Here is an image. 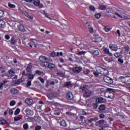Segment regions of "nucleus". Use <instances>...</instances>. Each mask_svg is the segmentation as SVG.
Masks as SVG:
<instances>
[{"mask_svg":"<svg viewBox=\"0 0 130 130\" xmlns=\"http://www.w3.org/2000/svg\"><path fill=\"white\" fill-rule=\"evenodd\" d=\"M114 55L116 58H118V61L120 62V63H123V59H122L123 56H122V55L118 52H116L114 53Z\"/></svg>","mask_w":130,"mask_h":130,"instance_id":"20e7f679","label":"nucleus"},{"mask_svg":"<svg viewBox=\"0 0 130 130\" xmlns=\"http://www.w3.org/2000/svg\"><path fill=\"white\" fill-rule=\"evenodd\" d=\"M80 89L81 90H82V91H83V92H85L86 90H88V89H87V85L81 86L80 87Z\"/></svg>","mask_w":130,"mask_h":130,"instance_id":"2f4dec72","label":"nucleus"},{"mask_svg":"<svg viewBox=\"0 0 130 130\" xmlns=\"http://www.w3.org/2000/svg\"><path fill=\"white\" fill-rule=\"evenodd\" d=\"M41 66L44 68H48V69H54V68H55V65H54V64L49 63L48 61L42 63Z\"/></svg>","mask_w":130,"mask_h":130,"instance_id":"f03ea898","label":"nucleus"},{"mask_svg":"<svg viewBox=\"0 0 130 130\" xmlns=\"http://www.w3.org/2000/svg\"><path fill=\"white\" fill-rule=\"evenodd\" d=\"M58 96V93H50L47 95V97L49 99H54V98H56Z\"/></svg>","mask_w":130,"mask_h":130,"instance_id":"f8f14e48","label":"nucleus"},{"mask_svg":"<svg viewBox=\"0 0 130 130\" xmlns=\"http://www.w3.org/2000/svg\"><path fill=\"white\" fill-rule=\"evenodd\" d=\"M60 125L62 126H66V121L62 120L60 121Z\"/></svg>","mask_w":130,"mask_h":130,"instance_id":"09e8293b","label":"nucleus"},{"mask_svg":"<svg viewBox=\"0 0 130 130\" xmlns=\"http://www.w3.org/2000/svg\"><path fill=\"white\" fill-rule=\"evenodd\" d=\"M21 74L22 77H27V76H28V74H26V70H23Z\"/></svg>","mask_w":130,"mask_h":130,"instance_id":"79ce46f5","label":"nucleus"},{"mask_svg":"<svg viewBox=\"0 0 130 130\" xmlns=\"http://www.w3.org/2000/svg\"><path fill=\"white\" fill-rule=\"evenodd\" d=\"M51 85H54V83L53 82H48L47 83L46 87H47V88H48L49 86H51Z\"/></svg>","mask_w":130,"mask_h":130,"instance_id":"4c0bfd02","label":"nucleus"},{"mask_svg":"<svg viewBox=\"0 0 130 130\" xmlns=\"http://www.w3.org/2000/svg\"><path fill=\"white\" fill-rule=\"evenodd\" d=\"M103 124H104L105 126H107V121L104 120H100L96 121L95 123V125H96V126H99V127H100V126H102Z\"/></svg>","mask_w":130,"mask_h":130,"instance_id":"7ed1b4c3","label":"nucleus"},{"mask_svg":"<svg viewBox=\"0 0 130 130\" xmlns=\"http://www.w3.org/2000/svg\"><path fill=\"white\" fill-rule=\"evenodd\" d=\"M16 74V70L14 69H11L9 70L8 73L7 74V76L10 79H12L15 74Z\"/></svg>","mask_w":130,"mask_h":130,"instance_id":"39448f33","label":"nucleus"},{"mask_svg":"<svg viewBox=\"0 0 130 130\" xmlns=\"http://www.w3.org/2000/svg\"><path fill=\"white\" fill-rule=\"evenodd\" d=\"M39 59L42 62V63H43V62H47L46 60H48V58L44 56H41Z\"/></svg>","mask_w":130,"mask_h":130,"instance_id":"ddd939ff","label":"nucleus"},{"mask_svg":"<svg viewBox=\"0 0 130 130\" xmlns=\"http://www.w3.org/2000/svg\"><path fill=\"white\" fill-rule=\"evenodd\" d=\"M119 81L120 82H130L129 77L128 76H121L119 78Z\"/></svg>","mask_w":130,"mask_h":130,"instance_id":"9d476101","label":"nucleus"},{"mask_svg":"<svg viewBox=\"0 0 130 130\" xmlns=\"http://www.w3.org/2000/svg\"><path fill=\"white\" fill-rule=\"evenodd\" d=\"M5 39H6V40H9L10 37V36H9V35H6L5 36Z\"/></svg>","mask_w":130,"mask_h":130,"instance_id":"bf43d9fd","label":"nucleus"},{"mask_svg":"<svg viewBox=\"0 0 130 130\" xmlns=\"http://www.w3.org/2000/svg\"><path fill=\"white\" fill-rule=\"evenodd\" d=\"M25 102L26 104H28V105H31V104L33 103V101L30 99H26L25 100Z\"/></svg>","mask_w":130,"mask_h":130,"instance_id":"b1692460","label":"nucleus"},{"mask_svg":"<svg viewBox=\"0 0 130 130\" xmlns=\"http://www.w3.org/2000/svg\"><path fill=\"white\" fill-rule=\"evenodd\" d=\"M43 73V72L41 71L40 70H36V75H38V76H40Z\"/></svg>","mask_w":130,"mask_h":130,"instance_id":"ea45409f","label":"nucleus"},{"mask_svg":"<svg viewBox=\"0 0 130 130\" xmlns=\"http://www.w3.org/2000/svg\"><path fill=\"white\" fill-rule=\"evenodd\" d=\"M99 10H106V7L104 5H100L99 6Z\"/></svg>","mask_w":130,"mask_h":130,"instance_id":"c9c22d12","label":"nucleus"},{"mask_svg":"<svg viewBox=\"0 0 130 130\" xmlns=\"http://www.w3.org/2000/svg\"><path fill=\"white\" fill-rule=\"evenodd\" d=\"M8 42H10L11 45H15L17 43V40L15 39V37H12L10 40L8 41Z\"/></svg>","mask_w":130,"mask_h":130,"instance_id":"2eb2a0df","label":"nucleus"},{"mask_svg":"<svg viewBox=\"0 0 130 130\" xmlns=\"http://www.w3.org/2000/svg\"><path fill=\"white\" fill-rule=\"evenodd\" d=\"M93 121H97V120H99V118H98V117H95L93 118H92Z\"/></svg>","mask_w":130,"mask_h":130,"instance_id":"0e129e2a","label":"nucleus"},{"mask_svg":"<svg viewBox=\"0 0 130 130\" xmlns=\"http://www.w3.org/2000/svg\"><path fill=\"white\" fill-rule=\"evenodd\" d=\"M55 55H56V52L55 51H53L51 53V56H52V57H55Z\"/></svg>","mask_w":130,"mask_h":130,"instance_id":"6e6d98bb","label":"nucleus"},{"mask_svg":"<svg viewBox=\"0 0 130 130\" xmlns=\"http://www.w3.org/2000/svg\"><path fill=\"white\" fill-rule=\"evenodd\" d=\"M109 71H108V70H107V69L105 68V69H104V71L103 72V76H107V75H109Z\"/></svg>","mask_w":130,"mask_h":130,"instance_id":"bb28decb","label":"nucleus"},{"mask_svg":"<svg viewBox=\"0 0 130 130\" xmlns=\"http://www.w3.org/2000/svg\"><path fill=\"white\" fill-rule=\"evenodd\" d=\"M116 33L117 34H118L119 37H120V36H121V34H120V30L119 29H117L116 30Z\"/></svg>","mask_w":130,"mask_h":130,"instance_id":"13d9d810","label":"nucleus"},{"mask_svg":"<svg viewBox=\"0 0 130 130\" xmlns=\"http://www.w3.org/2000/svg\"><path fill=\"white\" fill-rule=\"evenodd\" d=\"M39 80H40V82H44V79L42 77H39Z\"/></svg>","mask_w":130,"mask_h":130,"instance_id":"774afa93","label":"nucleus"},{"mask_svg":"<svg viewBox=\"0 0 130 130\" xmlns=\"http://www.w3.org/2000/svg\"><path fill=\"white\" fill-rule=\"evenodd\" d=\"M0 71L2 74H5L6 73V69L3 67H1L0 68Z\"/></svg>","mask_w":130,"mask_h":130,"instance_id":"58836bf2","label":"nucleus"},{"mask_svg":"<svg viewBox=\"0 0 130 130\" xmlns=\"http://www.w3.org/2000/svg\"><path fill=\"white\" fill-rule=\"evenodd\" d=\"M104 69L105 68H103L101 67H98L96 68V71L98 72L99 74H101V75H103Z\"/></svg>","mask_w":130,"mask_h":130,"instance_id":"dca6fc26","label":"nucleus"},{"mask_svg":"<svg viewBox=\"0 0 130 130\" xmlns=\"http://www.w3.org/2000/svg\"><path fill=\"white\" fill-rule=\"evenodd\" d=\"M96 102L98 103H104L105 102V99L103 98H98L96 99Z\"/></svg>","mask_w":130,"mask_h":130,"instance_id":"aec40b11","label":"nucleus"},{"mask_svg":"<svg viewBox=\"0 0 130 130\" xmlns=\"http://www.w3.org/2000/svg\"><path fill=\"white\" fill-rule=\"evenodd\" d=\"M100 117L102 119L105 117V115H104V114H100Z\"/></svg>","mask_w":130,"mask_h":130,"instance_id":"680f3d73","label":"nucleus"},{"mask_svg":"<svg viewBox=\"0 0 130 130\" xmlns=\"http://www.w3.org/2000/svg\"><path fill=\"white\" fill-rule=\"evenodd\" d=\"M124 49L126 52H128L130 50V48L129 46L128 45H126L124 47Z\"/></svg>","mask_w":130,"mask_h":130,"instance_id":"473e14b6","label":"nucleus"},{"mask_svg":"<svg viewBox=\"0 0 130 130\" xmlns=\"http://www.w3.org/2000/svg\"><path fill=\"white\" fill-rule=\"evenodd\" d=\"M33 4L35 6L38 7L40 9L43 8V4L40 3V0L34 1Z\"/></svg>","mask_w":130,"mask_h":130,"instance_id":"6e6552de","label":"nucleus"},{"mask_svg":"<svg viewBox=\"0 0 130 130\" xmlns=\"http://www.w3.org/2000/svg\"><path fill=\"white\" fill-rule=\"evenodd\" d=\"M8 7H9V8H16V6L15 5L12 4L11 3L8 4Z\"/></svg>","mask_w":130,"mask_h":130,"instance_id":"603ef678","label":"nucleus"},{"mask_svg":"<svg viewBox=\"0 0 130 130\" xmlns=\"http://www.w3.org/2000/svg\"><path fill=\"white\" fill-rule=\"evenodd\" d=\"M89 10L90 11H92V12H95L96 9H95V7H94V6L90 5L89 7Z\"/></svg>","mask_w":130,"mask_h":130,"instance_id":"c03bdc74","label":"nucleus"},{"mask_svg":"<svg viewBox=\"0 0 130 130\" xmlns=\"http://www.w3.org/2000/svg\"><path fill=\"white\" fill-rule=\"evenodd\" d=\"M71 71H72L73 73H75L76 74H79L80 73L83 68L81 67H75L73 68H70Z\"/></svg>","mask_w":130,"mask_h":130,"instance_id":"0eeeda50","label":"nucleus"},{"mask_svg":"<svg viewBox=\"0 0 130 130\" xmlns=\"http://www.w3.org/2000/svg\"><path fill=\"white\" fill-rule=\"evenodd\" d=\"M21 117L20 116H17V117H15L14 120V121H18V120H20V119H21Z\"/></svg>","mask_w":130,"mask_h":130,"instance_id":"de8ad7c7","label":"nucleus"},{"mask_svg":"<svg viewBox=\"0 0 130 130\" xmlns=\"http://www.w3.org/2000/svg\"><path fill=\"white\" fill-rule=\"evenodd\" d=\"M17 28L19 31L21 32H25V26L23 25L22 24H19L17 25Z\"/></svg>","mask_w":130,"mask_h":130,"instance_id":"4468645a","label":"nucleus"},{"mask_svg":"<svg viewBox=\"0 0 130 130\" xmlns=\"http://www.w3.org/2000/svg\"><path fill=\"white\" fill-rule=\"evenodd\" d=\"M26 77H27L28 79L26 82H31V81L34 79V75L33 74H27Z\"/></svg>","mask_w":130,"mask_h":130,"instance_id":"6ab92c4d","label":"nucleus"},{"mask_svg":"<svg viewBox=\"0 0 130 130\" xmlns=\"http://www.w3.org/2000/svg\"><path fill=\"white\" fill-rule=\"evenodd\" d=\"M104 51L106 54H107L109 56H112V55H113L112 53H110V52L109 51V49L108 48H105Z\"/></svg>","mask_w":130,"mask_h":130,"instance_id":"5701e85b","label":"nucleus"},{"mask_svg":"<svg viewBox=\"0 0 130 130\" xmlns=\"http://www.w3.org/2000/svg\"><path fill=\"white\" fill-rule=\"evenodd\" d=\"M80 119L81 122V123H85V122H86V119L85 118V117L81 116L80 117Z\"/></svg>","mask_w":130,"mask_h":130,"instance_id":"c85d7f7f","label":"nucleus"},{"mask_svg":"<svg viewBox=\"0 0 130 130\" xmlns=\"http://www.w3.org/2000/svg\"><path fill=\"white\" fill-rule=\"evenodd\" d=\"M35 130H40V129H41V126H40V125L36 126L35 127Z\"/></svg>","mask_w":130,"mask_h":130,"instance_id":"5fc2aeb1","label":"nucleus"},{"mask_svg":"<svg viewBox=\"0 0 130 130\" xmlns=\"http://www.w3.org/2000/svg\"><path fill=\"white\" fill-rule=\"evenodd\" d=\"M27 17L28 18V19H30V20H33L34 19L33 16H30L29 15V14H28Z\"/></svg>","mask_w":130,"mask_h":130,"instance_id":"69168bd1","label":"nucleus"},{"mask_svg":"<svg viewBox=\"0 0 130 130\" xmlns=\"http://www.w3.org/2000/svg\"><path fill=\"white\" fill-rule=\"evenodd\" d=\"M91 53H93L94 56H98V55H99V51L98 50V49L91 50Z\"/></svg>","mask_w":130,"mask_h":130,"instance_id":"4be33fe9","label":"nucleus"},{"mask_svg":"<svg viewBox=\"0 0 130 130\" xmlns=\"http://www.w3.org/2000/svg\"><path fill=\"white\" fill-rule=\"evenodd\" d=\"M6 123H7V121L3 118H0V124L4 125L6 124Z\"/></svg>","mask_w":130,"mask_h":130,"instance_id":"c756f323","label":"nucleus"},{"mask_svg":"<svg viewBox=\"0 0 130 130\" xmlns=\"http://www.w3.org/2000/svg\"><path fill=\"white\" fill-rule=\"evenodd\" d=\"M93 95H94L93 91H90L88 89H86L83 92L84 97H90V96H92Z\"/></svg>","mask_w":130,"mask_h":130,"instance_id":"423d86ee","label":"nucleus"},{"mask_svg":"<svg viewBox=\"0 0 130 130\" xmlns=\"http://www.w3.org/2000/svg\"><path fill=\"white\" fill-rule=\"evenodd\" d=\"M114 14L119 17V18H122V14L121 12H119V11H117V12H115Z\"/></svg>","mask_w":130,"mask_h":130,"instance_id":"cd10ccee","label":"nucleus"},{"mask_svg":"<svg viewBox=\"0 0 130 130\" xmlns=\"http://www.w3.org/2000/svg\"><path fill=\"white\" fill-rule=\"evenodd\" d=\"M113 83L114 82H112V83H108V84H109L110 87H114L113 86Z\"/></svg>","mask_w":130,"mask_h":130,"instance_id":"338daca9","label":"nucleus"},{"mask_svg":"<svg viewBox=\"0 0 130 130\" xmlns=\"http://www.w3.org/2000/svg\"><path fill=\"white\" fill-rule=\"evenodd\" d=\"M89 31L91 34H93V33H94V29L93 28V27H90L89 29Z\"/></svg>","mask_w":130,"mask_h":130,"instance_id":"8fccbe9b","label":"nucleus"},{"mask_svg":"<svg viewBox=\"0 0 130 130\" xmlns=\"http://www.w3.org/2000/svg\"><path fill=\"white\" fill-rule=\"evenodd\" d=\"M107 90L108 91L105 93V96H106L107 98L113 99V98H114V93H113V92H115L114 91V89L112 88H107Z\"/></svg>","mask_w":130,"mask_h":130,"instance_id":"f257e3e1","label":"nucleus"},{"mask_svg":"<svg viewBox=\"0 0 130 130\" xmlns=\"http://www.w3.org/2000/svg\"><path fill=\"white\" fill-rule=\"evenodd\" d=\"M99 109L100 110H102V111L105 110V109H106V107H105V105H101L99 106Z\"/></svg>","mask_w":130,"mask_h":130,"instance_id":"7c9ffc66","label":"nucleus"},{"mask_svg":"<svg viewBox=\"0 0 130 130\" xmlns=\"http://www.w3.org/2000/svg\"><path fill=\"white\" fill-rule=\"evenodd\" d=\"M67 55L68 57H69V60H70V61H72V60H73V58H72L73 57V54L68 53V54H67Z\"/></svg>","mask_w":130,"mask_h":130,"instance_id":"72a5a7b5","label":"nucleus"},{"mask_svg":"<svg viewBox=\"0 0 130 130\" xmlns=\"http://www.w3.org/2000/svg\"><path fill=\"white\" fill-rule=\"evenodd\" d=\"M36 43H37V40L32 39L31 41L28 43V45L30 48H33V46H36Z\"/></svg>","mask_w":130,"mask_h":130,"instance_id":"1a4fd4ad","label":"nucleus"},{"mask_svg":"<svg viewBox=\"0 0 130 130\" xmlns=\"http://www.w3.org/2000/svg\"><path fill=\"white\" fill-rule=\"evenodd\" d=\"M31 69H32V66L30 64L27 65L26 67V71L27 72H31Z\"/></svg>","mask_w":130,"mask_h":130,"instance_id":"e433bc0d","label":"nucleus"},{"mask_svg":"<svg viewBox=\"0 0 130 130\" xmlns=\"http://www.w3.org/2000/svg\"><path fill=\"white\" fill-rule=\"evenodd\" d=\"M23 127L24 129L27 130V129L29 128V125H28L27 123H24L23 124Z\"/></svg>","mask_w":130,"mask_h":130,"instance_id":"37998d69","label":"nucleus"},{"mask_svg":"<svg viewBox=\"0 0 130 130\" xmlns=\"http://www.w3.org/2000/svg\"><path fill=\"white\" fill-rule=\"evenodd\" d=\"M20 82H12L11 83L12 86H16L20 85Z\"/></svg>","mask_w":130,"mask_h":130,"instance_id":"f704fd0d","label":"nucleus"},{"mask_svg":"<svg viewBox=\"0 0 130 130\" xmlns=\"http://www.w3.org/2000/svg\"><path fill=\"white\" fill-rule=\"evenodd\" d=\"M110 30H111V29L110 28L105 27V31L106 32H109V31H110Z\"/></svg>","mask_w":130,"mask_h":130,"instance_id":"052dcab7","label":"nucleus"},{"mask_svg":"<svg viewBox=\"0 0 130 130\" xmlns=\"http://www.w3.org/2000/svg\"><path fill=\"white\" fill-rule=\"evenodd\" d=\"M24 111L25 113H26V114H27V115H33V111L31 110L28 108L26 109Z\"/></svg>","mask_w":130,"mask_h":130,"instance_id":"412c9836","label":"nucleus"},{"mask_svg":"<svg viewBox=\"0 0 130 130\" xmlns=\"http://www.w3.org/2000/svg\"><path fill=\"white\" fill-rule=\"evenodd\" d=\"M109 48H110L111 50H113V51H117V50L118 49V47L117 46V45L114 44H110L109 45Z\"/></svg>","mask_w":130,"mask_h":130,"instance_id":"9b49d317","label":"nucleus"},{"mask_svg":"<svg viewBox=\"0 0 130 130\" xmlns=\"http://www.w3.org/2000/svg\"><path fill=\"white\" fill-rule=\"evenodd\" d=\"M93 74L94 75V77H95L96 78H97V77L99 76V73L98 72L94 71Z\"/></svg>","mask_w":130,"mask_h":130,"instance_id":"4d7b16f0","label":"nucleus"},{"mask_svg":"<svg viewBox=\"0 0 130 130\" xmlns=\"http://www.w3.org/2000/svg\"><path fill=\"white\" fill-rule=\"evenodd\" d=\"M19 113H20V109L17 108V109L15 110V112H14V114H15V115H18V114H19Z\"/></svg>","mask_w":130,"mask_h":130,"instance_id":"a18cd8bd","label":"nucleus"},{"mask_svg":"<svg viewBox=\"0 0 130 130\" xmlns=\"http://www.w3.org/2000/svg\"><path fill=\"white\" fill-rule=\"evenodd\" d=\"M16 104V102L14 100L13 101H11L10 102V106H14V105H15Z\"/></svg>","mask_w":130,"mask_h":130,"instance_id":"49530a36","label":"nucleus"},{"mask_svg":"<svg viewBox=\"0 0 130 130\" xmlns=\"http://www.w3.org/2000/svg\"><path fill=\"white\" fill-rule=\"evenodd\" d=\"M95 17L96 19H100V17H101V14L100 13H98V14H96L95 15Z\"/></svg>","mask_w":130,"mask_h":130,"instance_id":"3c124183","label":"nucleus"},{"mask_svg":"<svg viewBox=\"0 0 130 130\" xmlns=\"http://www.w3.org/2000/svg\"><path fill=\"white\" fill-rule=\"evenodd\" d=\"M67 98L68 100H72L73 98H74L73 93L71 92H69L67 94Z\"/></svg>","mask_w":130,"mask_h":130,"instance_id":"a211bd4d","label":"nucleus"},{"mask_svg":"<svg viewBox=\"0 0 130 130\" xmlns=\"http://www.w3.org/2000/svg\"><path fill=\"white\" fill-rule=\"evenodd\" d=\"M83 73H84V75H89V74H90V71L86 70H85L83 72Z\"/></svg>","mask_w":130,"mask_h":130,"instance_id":"864d4df0","label":"nucleus"},{"mask_svg":"<svg viewBox=\"0 0 130 130\" xmlns=\"http://www.w3.org/2000/svg\"><path fill=\"white\" fill-rule=\"evenodd\" d=\"M103 80L104 82H108V81H113L112 79L108 76H105L103 77Z\"/></svg>","mask_w":130,"mask_h":130,"instance_id":"393cba45","label":"nucleus"},{"mask_svg":"<svg viewBox=\"0 0 130 130\" xmlns=\"http://www.w3.org/2000/svg\"><path fill=\"white\" fill-rule=\"evenodd\" d=\"M0 27L1 28H5L6 27V22L3 20H0Z\"/></svg>","mask_w":130,"mask_h":130,"instance_id":"a878e982","label":"nucleus"},{"mask_svg":"<svg viewBox=\"0 0 130 130\" xmlns=\"http://www.w3.org/2000/svg\"><path fill=\"white\" fill-rule=\"evenodd\" d=\"M10 92L11 93V94L15 95L19 93V90L16 88H11L10 90Z\"/></svg>","mask_w":130,"mask_h":130,"instance_id":"f3484780","label":"nucleus"},{"mask_svg":"<svg viewBox=\"0 0 130 130\" xmlns=\"http://www.w3.org/2000/svg\"><path fill=\"white\" fill-rule=\"evenodd\" d=\"M59 55H60V56H62L63 54L61 52H60V53L58 52L57 53L56 56H59Z\"/></svg>","mask_w":130,"mask_h":130,"instance_id":"e2e57ef3","label":"nucleus"},{"mask_svg":"<svg viewBox=\"0 0 130 130\" xmlns=\"http://www.w3.org/2000/svg\"><path fill=\"white\" fill-rule=\"evenodd\" d=\"M5 17V12L3 10H0V18Z\"/></svg>","mask_w":130,"mask_h":130,"instance_id":"a19ab883","label":"nucleus"}]
</instances>
